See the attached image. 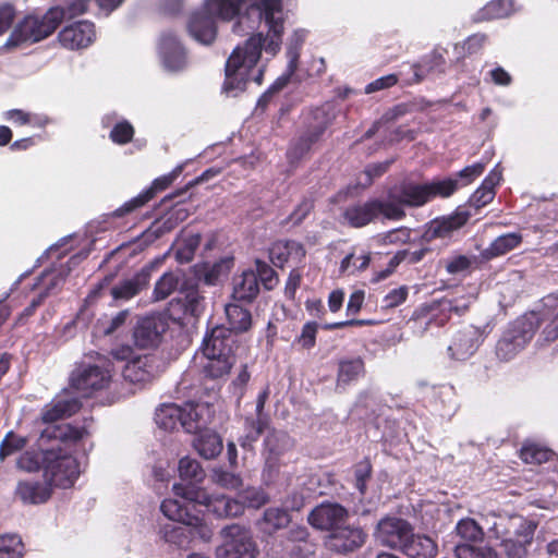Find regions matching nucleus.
I'll return each instance as SVG.
<instances>
[{
    "label": "nucleus",
    "mask_w": 558,
    "mask_h": 558,
    "mask_svg": "<svg viewBox=\"0 0 558 558\" xmlns=\"http://www.w3.org/2000/svg\"><path fill=\"white\" fill-rule=\"evenodd\" d=\"M81 408L82 402L76 398L59 400L43 409L41 421L49 424L48 426H51L59 420L74 415Z\"/></svg>",
    "instance_id": "nucleus-32"
},
{
    "label": "nucleus",
    "mask_w": 558,
    "mask_h": 558,
    "mask_svg": "<svg viewBox=\"0 0 558 558\" xmlns=\"http://www.w3.org/2000/svg\"><path fill=\"white\" fill-rule=\"evenodd\" d=\"M159 53L163 65L170 71H181L186 65V52L171 32H166L159 40Z\"/></svg>",
    "instance_id": "nucleus-25"
},
{
    "label": "nucleus",
    "mask_w": 558,
    "mask_h": 558,
    "mask_svg": "<svg viewBox=\"0 0 558 558\" xmlns=\"http://www.w3.org/2000/svg\"><path fill=\"white\" fill-rule=\"evenodd\" d=\"M425 185L429 202L435 198H448L460 189L459 180L451 177L441 180H433L426 182Z\"/></svg>",
    "instance_id": "nucleus-44"
},
{
    "label": "nucleus",
    "mask_w": 558,
    "mask_h": 558,
    "mask_svg": "<svg viewBox=\"0 0 558 558\" xmlns=\"http://www.w3.org/2000/svg\"><path fill=\"white\" fill-rule=\"evenodd\" d=\"M180 483L173 485V493L184 505L195 508V497L187 494L189 490H205L199 485L205 480V471L202 465L194 459L184 457L179 461Z\"/></svg>",
    "instance_id": "nucleus-15"
},
{
    "label": "nucleus",
    "mask_w": 558,
    "mask_h": 558,
    "mask_svg": "<svg viewBox=\"0 0 558 558\" xmlns=\"http://www.w3.org/2000/svg\"><path fill=\"white\" fill-rule=\"evenodd\" d=\"M240 302H232L226 305L225 312L230 327H228L233 335L246 332L253 325L252 314L248 308L239 304Z\"/></svg>",
    "instance_id": "nucleus-36"
},
{
    "label": "nucleus",
    "mask_w": 558,
    "mask_h": 558,
    "mask_svg": "<svg viewBox=\"0 0 558 558\" xmlns=\"http://www.w3.org/2000/svg\"><path fill=\"white\" fill-rule=\"evenodd\" d=\"M160 510L171 522L160 527L161 538L178 548L187 549L196 539L210 542L214 532L211 527L189 505L178 499H165Z\"/></svg>",
    "instance_id": "nucleus-2"
},
{
    "label": "nucleus",
    "mask_w": 558,
    "mask_h": 558,
    "mask_svg": "<svg viewBox=\"0 0 558 558\" xmlns=\"http://www.w3.org/2000/svg\"><path fill=\"white\" fill-rule=\"evenodd\" d=\"M23 543L15 535L0 536V558H22Z\"/></svg>",
    "instance_id": "nucleus-54"
},
{
    "label": "nucleus",
    "mask_w": 558,
    "mask_h": 558,
    "mask_svg": "<svg viewBox=\"0 0 558 558\" xmlns=\"http://www.w3.org/2000/svg\"><path fill=\"white\" fill-rule=\"evenodd\" d=\"M318 324L316 322H307L303 325L300 336L295 338V342L302 349L310 350L316 344Z\"/></svg>",
    "instance_id": "nucleus-59"
},
{
    "label": "nucleus",
    "mask_w": 558,
    "mask_h": 558,
    "mask_svg": "<svg viewBox=\"0 0 558 558\" xmlns=\"http://www.w3.org/2000/svg\"><path fill=\"white\" fill-rule=\"evenodd\" d=\"M109 363L80 364L70 376V385L84 397L109 387L112 378Z\"/></svg>",
    "instance_id": "nucleus-9"
},
{
    "label": "nucleus",
    "mask_w": 558,
    "mask_h": 558,
    "mask_svg": "<svg viewBox=\"0 0 558 558\" xmlns=\"http://www.w3.org/2000/svg\"><path fill=\"white\" fill-rule=\"evenodd\" d=\"M190 496H194L195 508L193 510L198 515L213 513L217 518H234L244 512L243 502L225 495L211 496L206 490H189Z\"/></svg>",
    "instance_id": "nucleus-12"
},
{
    "label": "nucleus",
    "mask_w": 558,
    "mask_h": 558,
    "mask_svg": "<svg viewBox=\"0 0 558 558\" xmlns=\"http://www.w3.org/2000/svg\"><path fill=\"white\" fill-rule=\"evenodd\" d=\"M134 134L133 125L128 120H122L113 125L109 138L117 145H125L132 142Z\"/></svg>",
    "instance_id": "nucleus-56"
},
{
    "label": "nucleus",
    "mask_w": 558,
    "mask_h": 558,
    "mask_svg": "<svg viewBox=\"0 0 558 558\" xmlns=\"http://www.w3.org/2000/svg\"><path fill=\"white\" fill-rule=\"evenodd\" d=\"M344 221L352 228H363L374 222L377 218L375 198L359 202L347 206L342 213Z\"/></svg>",
    "instance_id": "nucleus-29"
},
{
    "label": "nucleus",
    "mask_w": 558,
    "mask_h": 558,
    "mask_svg": "<svg viewBox=\"0 0 558 558\" xmlns=\"http://www.w3.org/2000/svg\"><path fill=\"white\" fill-rule=\"evenodd\" d=\"M475 351V343L473 338L465 332H458L451 344L448 347V352L451 357L458 361L466 360Z\"/></svg>",
    "instance_id": "nucleus-47"
},
{
    "label": "nucleus",
    "mask_w": 558,
    "mask_h": 558,
    "mask_svg": "<svg viewBox=\"0 0 558 558\" xmlns=\"http://www.w3.org/2000/svg\"><path fill=\"white\" fill-rule=\"evenodd\" d=\"M214 478L218 485L227 489H239L242 486L240 475L226 470H216Z\"/></svg>",
    "instance_id": "nucleus-62"
},
{
    "label": "nucleus",
    "mask_w": 558,
    "mask_h": 558,
    "mask_svg": "<svg viewBox=\"0 0 558 558\" xmlns=\"http://www.w3.org/2000/svg\"><path fill=\"white\" fill-rule=\"evenodd\" d=\"M539 319V327L548 324L543 329V336L546 341L553 342L558 339V292L550 293L542 299V306L538 311H531Z\"/></svg>",
    "instance_id": "nucleus-27"
},
{
    "label": "nucleus",
    "mask_w": 558,
    "mask_h": 558,
    "mask_svg": "<svg viewBox=\"0 0 558 558\" xmlns=\"http://www.w3.org/2000/svg\"><path fill=\"white\" fill-rule=\"evenodd\" d=\"M130 315L131 313L129 310H122L110 319L102 320L101 327L104 335L108 336L118 331L121 327H123L126 324L128 319L130 318Z\"/></svg>",
    "instance_id": "nucleus-63"
},
{
    "label": "nucleus",
    "mask_w": 558,
    "mask_h": 558,
    "mask_svg": "<svg viewBox=\"0 0 558 558\" xmlns=\"http://www.w3.org/2000/svg\"><path fill=\"white\" fill-rule=\"evenodd\" d=\"M287 538L293 544H304V553L315 554L316 544L310 539L307 527L298 525L288 531Z\"/></svg>",
    "instance_id": "nucleus-57"
},
{
    "label": "nucleus",
    "mask_w": 558,
    "mask_h": 558,
    "mask_svg": "<svg viewBox=\"0 0 558 558\" xmlns=\"http://www.w3.org/2000/svg\"><path fill=\"white\" fill-rule=\"evenodd\" d=\"M402 551L410 558H435L438 551L436 543L426 535H415L413 531Z\"/></svg>",
    "instance_id": "nucleus-35"
},
{
    "label": "nucleus",
    "mask_w": 558,
    "mask_h": 558,
    "mask_svg": "<svg viewBox=\"0 0 558 558\" xmlns=\"http://www.w3.org/2000/svg\"><path fill=\"white\" fill-rule=\"evenodd\" d=\"M472 214L458 207L452 214L437 217L425 225L422 241L429 243L437 239L450 238L454 231L464 227Z\"/></svg>",
    "instance_id": "nucleus-16"
},
{
    "label": "nucleus",
    "mask_w": 558,
    "mask_h": 558,
    "mask_svg": "<svg viewBox=\"0 0 558 558\" xmlns=\"http://www.w3.org/2000/svg\"><path fill=\"white\" fill-rule=\"evenodd\" d=\"M458 534L470 542H482L484 537L483 529L473 519L460 520L457 524Z\"/></svg>",
    "instance_id": "nucleus-55"
},
{
    "label": "nucleus",
    "mask_w": 558,
    "mask_h": 558,
    "mask_svg": "<svg viewBox=\"0 0 558 558\" xmlns=\"http://www.w3.org/2000/svg\"><path fill=\"white\" fill-rule=\"evenodd\" d=\"M88 435L86 427H76L71 424L51 425L44 428L37 440L38 452L26 451L17 461L20 469L34 473L44 472V450L52 441L59 442H77Z\"/></svg>",
    "instance_id": "nucleus-6"
},
{
    "label": "nucleus",
    "mask_w": 558,
    "mask_h": 558,
    "mask_svg": "<svg viewBox=\"0 0 558 558\" xmlns=\"http://www.w3.org/2000/svg\"><path fill=\"white\" fill-rule=\"evenodd\" d=\"M168 329V320L161 314L153 313L138 317L132 332L134 344L142 350L155 349L161 343Z\"/></svg>",
    "instance_id": "nucleus-14"
},
{
    "label": "nucleus",
    "mask_w": 558,
    "mask_h": 558,
    "mask_svg": "<svg viewBox=\"0 0 558 558\" xmlns=\"http://www.w3.org/2000/svg\"><path fill=\"white\" fill-rule=\"evenodd\" d=\"M555 453L547 447L535 442H525L519 451V458L527 464H543L553 460Z\"/></svg>",
    "instance_id": "nucleus-43"
},
{
    "label": "nucleus",
    "mask_w": 558,
    "mask_h": 558,
    "mask_svg": "<svg viewBox=\"0 0 558 558\" xmlns=\"http://www.w3.org/2000/svg\"><path fill=\"white\" fill-rule=\"evenodd\" d=\"M376 202V211L377 218L380 216L387 220H401L407 214L403 209V205L397 203L396 196H393V201L387 202L379 198H375Z\"/></svg>",
    "instance_id": "nucleus-52"
},
{
    "label": "nucleus",
    "mask_w": 558,
    "mask_h": 558,
    "mask_svg": "<svg viewBox=\"0 0 558 558\" xmlns=\"http://www.w3.org/2000/svg\"><path fill=\"white\" fill-rule=\"evenodd\" d=\"M62 14L57 9H50L43 16H25L15 27L13 35L19 41H40L50 36L60 25Z\"/></svg>",
    "instance_id": "nucleus-11"
},
{
    "label": "nucleus",
    "mask_w": 558,
    "mask_h": 558,
    "mask_svg": "<svg viewBox=\"0 0 558 558\" xmlns=\"http://www.w3.org/2000/svg\"><path fill=\"white\" fill-rule=\"evenodd\" d=\"M225 542L217 548L219 558H256L258 548L251 533L243 526L232 524L222 530Z\"/></svg>",
    "instance_id": "nucleus-10"
},
{
    "label": "nucleus",
    "mask_w": 558,
    "mask_h": 558,
    "mask_svg": "<svg viewBox=\"0 0 558 558\" xmlns=\"http://www.w3.org/2000/svg\"><path fill=\"white\" fill-rule=\"evenodd\" d=\"M366 537V533L361 527L344 523L330 533L328 543L333 551L348 554L362 547Z\"/></svg>",
    "instance_id": "nucleus-22"
},
{
    "label": "nucleus",
    "mask_w": 558,
    "mask_h": 558,
    "mask_svg": "<svg viewBox=\"0 0 558 558\" xmlns=\"http://www.w3.org/2000/svg\"><path fill=\"white\" fill-rule=\"evenodd\" d=\"M333 123V116L323 108H315L304 118L301 131L290 141L286 151L287 172L292 174L310 158L327 130Z\"/></svg>",
    "instance_id": "nucleus-3"
},
{
    "label": "nucleus",
    "mask_w": 558,
    "mask_h": 558,
    "mask_svg": "<svg viewBox=\"0 0 558 558\" xmlns=\"http://www.w3.org/2000/svg\"><path fill=\"white\" fill-rule=\"evenodd\" d=\"M194 447L203 458L214 459L222 451V439L217 433L206 430L194 440Z\"/></svg>",
    "instance_id": "nucleus-40"
},
{
    "label": "nucleus",
    "mask_w": 558,
    "mask_h": 558,
    "mask_svg": "<svg viewBox=\"0 0 558 558\" xmlns=\"http://www.w3.org/2000/svg\"><path fill=\"white\" fill-rule=\"evenodd\" d=\"M209 424V408L205 404L187 402L182 407L181 427L190 434H196Z\"/></svg>",
    "instance_id": "nucleus-30"
},
{
    "label": "nucleus",
    "mask_w": 558,
    "mask_h": 558,
    "mask_svg": "<svg viewBox=\"0 0 558 558\" xmlns=\"http://www.w3.org/2000/svg\"><path fill=\"white\" fill-rule=\"evenodd\" d=\"M364 371V361L361 357L340 361L337 374V387H344L351 384L356 380Z\"/></svg>",
    "instance_id": "nucleus-42"
},
{
    "label": "nucleus",
    "mask_w": 558,
    "mask_h": 558,
    "mask_svg": "<svg viewBox=\"0 0 558 558\" xmlns=\"http://www.w3.org/2000/svg\"><path fill=\"white\" fill-rule=\"evenodd\" d=\"M348 519L349 512L342 505L329 501L319 504L307 515L311 526L330 533L347 523Z\"/></svg>",
    "instance_id": "nucleus-17"
},
{
    "label": "nucleus",
    "mask_w": 558,
    "mask_h": 558,
    "mask_svg": "<svg viewBox=\"0 0 558 558\" xmlns=\"http://www.w3.org/2000/svg\"><path fill=\"white\" fill-rule=\"evenodd\" d=\"M245 2L246 0H206V5L220 20L231 21L240 14ZM254 7L267 27V34H253L229 56L222 85V92L227 95L235 96L244 92L250 81L260 85L265 74V65L257 68L262 51L276 56L281 49L284 34L282 0H260Z\"/></svg>",
    "instance_id": "nucleus-1"
},
{
    "label": "nucleus",
    "mask_w": 558,
    "mask_h": 558,
    "mask_svg": "<svg viewBox=\"0 0 558 558\" xmlns=\"http://www.w3.org/2000/svg\"><path fill=\"white\" fill-rule=\"evenodd\" d=\"M354 258H355V254L350 253L341 260V264H340V272L341 274L353 275L356 271H363L368 267V265L371 263L369 253H364L356 257V259L360 260V264L354 263Z\"/></svg>",
    "instance_id": "nucleus-58"
},
{
    "label": "nucleus",
    "mask_w": 558,
    "mask_h": 558,
    "mask_svg": "<svg viewBox=\"0 0 558 558\" xmlns=\"http://www.w3.org/2000/svg\"><path fill=\"white\" fill-rule=\"evenodd\" d=\"M260 291L257 275L253 269L242 271L233 279L232 300L241 303H253Z\"/></svg>",
    "instance_id": "nucleus-28"
},
{
    "label": "nucleus",
    "mask_w": 558,
    "mask_h": 558,
    "mask_svg": "<svg viewBox=\"0 0 558 558\" xmlns=\"http://www.w3.org/2000/svg\"><path fill=\"white\" fill-rule=\"evenodd\" d=\"M501 547L508 558H526L527 545L522 544L514 538H506L501 543Z\"/></svg>",
    "instance_id": "nucleus-64"
},
{
    "label": "nucleus",
    "mask_w": 558,
    "mask_h": 558,
    "mask_svg": "<svg viewBox=\"0 0 558 558\" xmlns=\"http://www.w3.org/2000/svg\"><path fill=\"white\" fill-rule=\"evenodd\" d=\"M182 407L175 403L161 404L155 412V422L159 428L172 432L181 426Z\"/></svg>",
    "instance_id": "nucleus-39"
},
{
    "label": "nucleus",
    "mask_w": 558,
    "mask_h": 558,
    "mask_svg": "<svg viewBox=\"0 0 558 558\" xmlns=\"http://www.w3.org/2000/svg\"><path fill=\"white\" fill-rule=\"evenodd\" d=\"M538 522L531 519H522L519 526L514 531V539L530 546L533 542Z\"/></svg>",
    "instance_id": "nucleus-60"
},
{
    "label": "nucleus",
    "mask_w": 558,
    "mask_h": 558,
    "mask_svg": "<svg viewBox=\"0 0 558 558\" xmlns=\"http://www.w3.org/2000/svg\"><path fill=\"white\" fill-rule=\"evenodd\" d=\"M157 359L150 354L131 359L128 361L122 372L123 378L132 384L149 383L157 376Z\"/></svg>",
    "instance_id": "nucleus-24"
},
{
    "label": "nucleus",
    "mask_w": 558,
    "mask_h": 558,
    "mask_svg": "<svg viewBox=\"0 0 558 558\" xmlns=\"http://www.w3.org/2000/svg\"><path fill=\"white\" fill-rule=\"evenodd\" d=\"M44 450V478L53 488L68 489L77 481L81 470L77 459L61 447L62 442L52 441Z\"/></svg>",
    "instance_id": "nucleus-5"
},
{
    "label": "nucleus",
    "mask_w": 558,
    "mask_h": 558,
    "mask_svg": "<svg viewBox=\"0 0 558 558\" xmlns=\"http://www.w3.org/2000/svg\"><path fill=\"white\" fill-rule=\"evenodd\" d=\"M204 11H197L191 15L187 29L194 39L209 45L217 36V25L214 17H220L207 8L206 1L204 2Z\"/></svg>",
    "instance_id": "nucleus-23"
},
{
    "label": "nucleus",
    "mask_w": 558,
    "mask_h": 558,
    "mask_svg": "<svg viewBox=\"0 0 558 558\" xmlns=\"http://www.w3.org/2000/svg\"><path fill=\"white\" fill-rule=\"evenodd\" d=\"M244 508L259 509L269 501L268 494L262 488L248 487L240 493Z\"/></svg>",
    "instance_id": "nucleus-53"
},
{
    "label": "nucleus",
    "mask_w": 558,
    "mask_h": 558,
    "mask_svg": "<svg viewBox=\"0 0 558 558\" xmlns=\"http://www.w3.org/2000/svg\"><path fill=\"white\" fill-rule=\"evenodd\" d=\"M290 522L291 515L288 510L278 507H270L264 511L259 525L265 533L271 535L279 530L287 527Z\"/></svg>",
    "instance_id": "nucleus-38"
},
{
    "label": "nucleus",
    "mask_w": 558,
    "mask_h": 558,
    "mask_svg": "<svg viewBox=\"0 0 558 558\" xmlns=\"http://www.w3.org/2000/svg\"><path fill=\"white\" fill-rule=\"evenodd\" d=\"M96 37L95 25L88 21H78L65 26L58 35L60 44L68 49L88 47Z\"/></svg>",
    "instance_id": "nucleus-21"
},
{
    "label": "nucleus",
    "mask_w": 558,
    "mask_h": 558,
    "mask_svg": "<svg viewBox=\"0 0 558 558\" xmlns=\"http://www.w3.org/2000/svg\"><path fill=\"white\" fill-rule=\"evenodd\" d=\"M27 444L28 439L26 437L20 436L13 430L8 432L0 442V461L3 462L12 454L22 451Z\"/></svg>",
    "instance_id": "nucleus-49"
},
{
    "label": "nucleus",
    "mask_w": 558,
    "mask_h": 558,
    "mask_svg": "<svg viewBox=\"0 0 558 558\" xmlns=\"http://www.w3.org/2000/svg\"><path fill=\"white\" fill-rule=\"evenodd\" d=\"M294 446L293 439L287 432L271 429L264 439V449L267 452L266 465L279 470V459Z\"/></svg>",
    "instance_id": "nucleus-26"
},
{
    "label": "nucleus",
    "mask_w": 558,
    "mask_h": 558,
    "mask_svg": "<svg viewBox=\"0 0 558 558\" xmlns=\"http://www.w3.org/2000/svg\"><path fill=\"white\" fill-rule=\"evenodd\" d=\"M354 486L361 496L367 493V484L373 476V464L368 457L353 465Z\"/></svg>",
    "instance_id": "nucleus-48"
},
{
    "label": "nucleus",
    "mask_w": 558,
    "mask_h": 558,
    "mask_svg": "<svg viewBox=\"0 0 558 558\" xmlns=\"http://www.w3.org/2000/svg\"><path fill=\"white\" fill-rule=\"evenodd\" d=\"M255 274L257 275L258 283L263 284L265 290L271 291L279 283L278 274L265 260L259 258L255 259Z\"/></svg>",
    "instance_id": "nucleus-51"
},
{
    "label": "nucleus",
    "mask_w": 558,
    "mask_h": 558,
    "mask_svg": "<svg viewBox=\"0 0 558 558\" xmlns=\"http://www.w3.org/2000/svg\"><path fill=\"white\" fill-rule=\"evenodd\" d=\"M180 296L170 302V317L181 320L191 317H198L205 308V298L201 294L198 283L193 279H184L179 290Z\"/></svg>",
    "instance_id": "nucleus-13"
},
{
    "label": "nucleus",
    "mask_w": 558,
    "mask_h": 558,
    "mask_svg": "<svg viewBox=\"0 0 558 558\" xmlns=\"http://www.w3.org/2000/svg\"><path fill=\"white\" fill-rule=\"evenodd\" d=\"M486 168L485 162H475L471 166L464 167L457 173V178L460 183V187L468 186L473 183L480 175L483 174Z\"/></svg>",
    "instance_id": "nucleus-61"
},
{
    "label": "nucleus",
    "mask_w": 558,
    "mask_h": 558,
    "mask_svg": "<svg viewBox=\"0 0 558 558\" xmlns=\"http://www.w3.org/2000/svg\"><path fill=\"white\" fill-rule=\"evenodd\" d=\"M522 242L523 236L520 232L505 233L497 236L481 255L484 259L492 260L519 247Z\"/></svg>",
    "instance_id": "nucleus-34"
},
{
    "label": "nucleus",
    "mask_w": 558,
    "mask_h": 558,
    "mask_svg": "<svg viewBox=\"0 0 558 558\" xmlns=\"http://www.w3.org/2000/svg\"><path fill=\"white\" fill-rule=\"evenodd\" d=\"M150 276L151 268L145 266L131 278L124 279L117 284L109 287L114 275H108L89 292L88 299H98L105 294L106 290H108L109 295L114 302H126L138 295L143 290L147 289Z\"/></svg>",
    "instance_id": "nucleus-8"
},
{
    "label": "nucleus",
    "mask_w": 558,
    "mask_h": 558,
    "mask_svg": "<svg viewBox=\"0 0 558 558\" xmlns=\"http://www.w3.org/2000/svg\"><path fill=\"white\" fill-rule=\"evenodd\" d=\"M442 64H445V59L436 51L424 57L420 62L412 64L413 78L409 81V84L421 83L429 72Z\"/></svg>",
    "instance_id": "nucleus-46"
},
{
    "label": "nucleus",
    "mask_w": 558,
    "mask_h": 558,
    "mask_svg": "<svg viewBox=\"0 0 558 558\" xmlns=\"http://www.w3.org/2000/svg\"><path fill=\"white\" fill-rule=\"evenodd\" d=\"M267 424L264 423V421L260 420H253L252 417L245 418V427L247 429V433L245 436L241 437L239 439L240 446L243 449L252 450L253 445L259 439L262 434L267 428Z\"/></svg>",
    "instance_id": "nucleus-50"
},
{
    "label": "nucleus",
    "mask_w": 558,
    "mask_h": 558,
    "mask_svg": "<svg viewBox=\"0 0 558 558\" xmlns=\"http://www.w3.org/2000/svg\"><path fill=\"white\" fill-rule=\"evenodd\" d=\"M181 278L178 272L167 271L155 283L153 291L154 301H162L170 296L177 289L180 290Z\"/></svg>",
    "instance_id": "nucleus-45"
},
{
    "label": "nucleus",
    "mask_w": 558,
    "mask_h": 558,
    "mask_svg": "<svg viewBox=\"0 0 558 558\" xmlns=\"http://www.w3.org/2000/svg\"><path fill=\"white\" fill-rule=\"evenodd\" d=\"M539 319L534 313H525L511 323L496 344V355L510 361L533 339L539 329Z\"/></svg>",
    "instance_id": "nucleus-7"
},
{
    "label": "nucleus",
    "mask_w": 558,
    "mask_h": 558,
    "mask_svg": "<svg viewBox=\"0 0 558 558\" xmlns=\"http://www.w3.org/2000/svg\"><path fill=\"white\" fill-rule=\"evenodd\" d=\"M501 180V173L495 170L490 171L481 185L473 192L469 204L475 209H481L493 202L496 195V186Z\"/></svg>",
    "instance_id": "nucleus-33"
},
{
    "label": "nucleus",
    "mask_w": 558,
    "mask_h": 558,
    "mask_svg": "<svg viewBox=\"0 0 558 558\" xmlns=\"http://www.w3.org/2000/svg\"><path fill=\"white\" fill-rule=\"evenodd\" d=\"M413 531L411 524L401 518H385L377 525V539L385 546L402 550Z\"/></svg>",
    "instance_id": "nucleus-19"
},
{
    "label": "nucleus",
    "mask_w": 558,
    "mask_h": 558,
    "mask_svg": "<svg viewBox=\"0 0 558 558\" xmlns=\"http://www.w3.org/2000/svg\"><path fill=\"white\" fill-rule=\"evenodd\" d=\"M182 171V167H177L170 173L161 175L155 179L150 186L141 192L137 196L131 198L125 202L121 207L114 210V217H123L143 206H145L149 201H151L158 192H162L167 190L173 181L180 175Z\"/></svg>",
    "instance_id": "nucleus-18"
},
{
    "label": "nucleus",
    "mask_w": 558,
    "mask_h": 558,
    "mask_svg": "<svg viewBox=\"0 0 558 558\" xmlns=\"http://www.w3.org/2000/svg\"><path fill=\"white\" fill-rule=\"evenodd\" d=\"M52 494L53 487L45 478H25L17 481L13 496L24 506H38L46 504Z\"/></svg>",
    "instance_id": "nucleus-20"
},
{
    "label": "nucleus",
    "mask_w": 558,
    "mask_h": 558,
    "mask_svg": "<svg viewBox=\"0 0 558 558\" xmlns=\"http://www.w3.org/2000/svg\"><path fill=\"white\" fill-rule=\"evenodd\" d=\"M396 201L407 207H422L429 203L425 183L402 184Z\"/></svg>",
    "instance_id": "nucleus-37"
},
{
    "label": "nucleus",
    "mask_w": 558,
    "mask_h": 558,
    "mask_svg": "<svg viewBox=\"0 0 558 558\" xmlns=\"http://www.w3.org/2000/svg\"><path fill=\"white\" fill-rule=\"evenodd\" d=\"M512 11V2L510 0H492L473 16L475 23L487 22L508 16Z\"/></svg>",
    "instance_id": "nucleus-41"
},
{
    "label": "nucleus",
    "mask_w": 558,
    "mask_h": 558,
    "mask_svg": "<svg viewBox=\"0 0 558 558\" xmlns=\"http://www.w3.org/2000/svg\"><path fill=\"white\" fill-rule=\"evenodd\" d=\"M238 348L235 335L223 326L218 325L208 331L202 343V351L206 357L202 373L209 379H219L229 375L235 363L234 350Z\"/></svg>",
    "instance_id": "nucleus-4"
},
{
    "label": "nucleus",
    "mask_w": 558,
    "mask_h": 558,
    "mask_svg": "<svg viewBox=\"0 0 558 558\" xmlns=\"http://www.w3.org/2000/svg\"><path fill=\"white\" fill-rule=\"evenodd\" d=\"M304 256V246L294 240H278L269 248V258L279 268H283L291 257L301 259Z\"/></svg>",
    "instance_id": "nucleus-31"
}]
</instances>
